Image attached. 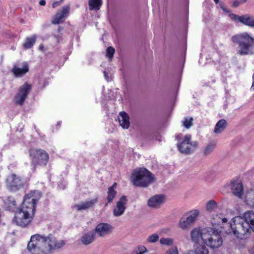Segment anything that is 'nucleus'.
<instances>
[{"label": "nucleus", "mask_w": 254, "mask_h": 254, "mask_svg": "<svg viewBox=\"0 0 254 254\" xmlns=\"http://www.w3.org/2000/svg\"><path fill=\"white\" fill-rule=\"evenodd\" d=\"M95 233L91 231L84 233L81 237V241L83 244L88 245L91 244L95 240Z\"/></svg>", "instance_id": "20"}, {"label": "nucleus", "mask_w": 254, "mask_h": 254, "mask_svg": "<svg viewBox=\"0 0 254 254\" xmlns=\"http://www.w3.org/2000/svg\"><path fill=\"white\" fill-rule=\"evenodd\" d=\"M113 227L109 224L101 223L97 225L95 232L100 237H104L111 233Z\"/></svg>", "instance_id": "13"}, {"label": "nucleus", "mask_w": 254, "mask_h": 254, "mask_svg": "<svg viewBox=\"0 0 254 254\" xmlns=\"http://www.w3.org/2000/svg\"><path fill=\"white\" fill-rule=\"evenodd\" d=\"M206 233H203V243L211 249L220 247L222 245L223 241L219 232L210 227H208Z\"/></svg>", "instance_id": "5"}, {"label": "nucleus", "mask_w": 254, "mask_h": 254, "mask_svg": "<svg viewBox=\"0 0 254 254\" xmlns=\"http://www.w3.org/2000/svg\"><path fill=\"white\" fill-rule=\"evenodd\" d=\"M229 17L233 21L241 22V20L242 17V15L239 16L237 14L232 13L229 14Z\"/></svg>", "instance_id": "38"}, {"label": "nucleus", "mask_w": 254, "mask_h": 254, "mask_svg": "<svg viewBox=\"0 0 254 254\" xmlns=\"http://www.w3.org/2000/svg\"><path fill=\"white\" fill-rule=\"evenodd\" d=\"M159 240V236L157 234H153L148 236L147 240L150 243L156 242Z\"/></svg>", "instance_id": "37"}, {"label": "nucleus", "mask_w": 254, "mask_h": 254, "mask_svg": "<svg viewBox=\"0 0 254 254\" xmlns=\"http://www.w3.org/2000/svg\"><path fill=\"white\" fill-rule=\"evenodd\" d=\"M102 3V0H89V8L90 10H98Z\"/></svg>", "instance_id": "29"}, {"label": "nucleus", "mask_w": 254, "mask_h": 254, "mask_svg": "<svg viewBox=\"0 0 254 254\" xmlns=\"http://www.w3.org/2000/svg\"><path fill=\"white\" fill-rule=\"evenodd\" d=\"M250 254H254V249H251L249 251Z\"/></svg>", "instance_id": "46"}, {"label": "nucleus", "mask_w": 254, "mask_h": 254, "mask_svg": "<svg viewBox=\"0 0 254 254\" xmlns=\"http://www.w3.org/2000/svg\"><path fill=\"white\" fill-rule=\"evenodd\" d=\"M154 176L145 168H136L131 174V182L134 186L145 188L153 180Z\"/></svg>", "instance_id": "4"}, {"label": "nucleus", "mask_w": 254, "mask_h": 254, "mask_svg": "<svg viewBox=\"0 0 254 254\" xmlns=\"http://www.w3.org/2000/svg\"><path fill=\"white\" fill-rule=\"evenodd\" d=\"M194 248V253L195 254H208L209 253L208 249L204 244L195 243Z\"/></svg>", "instance_id": "25"}, {"label": "nucleus", "mask_w": 254, "mask_h": 254, "mask_svg": "<svg viewBox=\"0 0 254 254\" xmlns=\"http://www.w3.org/2000/svg\"><path fill=\"white\" fill-rule=\"evenodd\" d=\"M191 135L190 134L186 135L182 141L177 143L178 150L184 154H190L196 148L197 143L196 142H190Z\"/></svg>", "instance_id": "9"}, {"label": "nucleus", "mask_w": 254, "mask_h": 254, "mask_svg": "<svg viewBox=\"0 0 254 254\" xmlns=\"http://www.w3.org/2000/svg\"><path fill=\"white\" fill-rule=\"evenodd\" d=\"M37 36L33 35L31 37H27L25 41L23 44V48L25 49H30L33 47L36 42Z\"/></svg>", "instance_id": "28"}, {"label": "nucleus", "mask_w": 254, "mask_h": 254, "mask_svg": "<svg viewBox=\"0 0 254 254\" xmlns=\"http://www.w3.org/2000/svg\"><path fill=\"white\" fill-rule=\"evenodd\" d=\"M31 89V85L27 83H25L22 85L13 98L14 103L16 105L22 106Z\"/></svg>", "instance_id": "10"}, {"label": "nucleus", "mask_w": 254, "mask_h": 254, "mask_svg": "<svg viewBox=\"0 0 254 254\" xmlns=\"http://www.w3.org/2000/svg\"><path fill=\"white\" fill-rule=\"evenodd\" d=\"M227 221V219L226 218L223 219V222H226Z\"/></svg>", "instance_id": "48"}, {"label": "nucleus", "mask_w": 254, "mask_h": 254, "mask_svg": "<svg viewBox=\"0 0 254 254\" xmlns=\"http://www.w3.org/2000/svg\"><path fill=\"white\" fill-rule=\"evenodd\" d=\"M6 185L11 191H15L23 187V182L20 177L12 174L7 177Z\"/></svg>", "instance_id": "11"}, {"label": "nucleus", "mask_w": 254, "mask_h": 254, "mask_svg": "<svg viewBox=\"0 0 254 254\" xmlns=\"http://www.w3.org/2000/svg\"><path fill=\"white\" fill-rule=\"evenodd\" d=\"M192 118L186 117L183 121V126L187 128H190L192 125Z\"/></svg>", "instance_id": "32"}, {"label": "nucleus", "mask_w": 254, "mask_h": 254, "mask_svg": "<svg viewBox=\"0 0 254 254\" xmlns=\"http://www.w3.org/2000/svg\"><path fill=\"white\" fill-rule=\"evenodd\" d=\"M31 158L32 164L35 167L39 165L46 166L49 161V154L42 149L32 148L29 151Z\"/></svg>", "instance_id": "7"}, {"label": "nucleus", "mask_w": 254, "mask_h": 254, "mask_svg": "<svg viewBox=\"0 0 254 254\" xmlns=\"http://www.w3.org/2000/svg\"><path fill=\"white\" fill-rule=\"evenodd\" d=\"M115 52V49L112 47H109L106 50V56L111 60L113 57L114 54Z\"/></svg>", "instance_id": "36"}, {"label": "nucleus", "mask_w": 254, "mask_h": 254, "mask_svg": "<svg viewBox=\"0 0 254 254\" xmlns=\"http://www.w3.org/2000/svg\"><path fill=\"white\" fill-rule=\"evenodd\" d=\"M41 196L42 193L38 190L31 191L26 194L21 207L15 212L12 218L13 223L22 228L28 226L33 219L36 204Z\"/></svg>", "instance_id": "1"}, {"label": "nucleus", "mask_w": 254, "mask_h": 254, "mask_svg": "<svg viewBox=\"0 0 254 254\" xmlns=\"http://www.w3.org/2000/svg\"><path fill=\"white\" fill-rule=\"evenodd\" d=\"M187 220V219L185 216L180 219L179 225L182 229H185L190 225V223Z\"/></svg>", "instance_id": "34"}, {"label": "nucleus", "mask_w": 254, "mask_h": 254, "mask_svg": "<svg viewBox=\"0 0 254 254\" xmlns=\"http://www.w3.org/2000/svg\"><path fill=\"white\" fill-rule=\"evenodd\" d=\"M39 4L41 5H45L46 4V1L45 0H41L39 1Z\"/></svg>", "instance_id": "44"}, {"label": "nucleus", "mask_w": 254, "mask_h": 254, "mask_svg": "<svg viewBox=\"0 0 254 254\" xmlns=\"http://www.w3.org/2000/svg\"><path fill=\"white\" fill-rule=\"evenodd\" d=\"M61 122H58L57 123V125H58V126H60V125H61Z\"/></svg>", "instance_id": "51"}, {"label": "nucleus", "mask_w": 254, "mask_h": 254, "mask_svg": "<svg viewBox=\"0 0 254 254\" xmlns=\"http://www.w3.org/2000/svg\"><path fill=\"white\" fill-rule=\"evenodd\" d=\"M242 2V3H244L246 2L248 0H240Z\"/></svg>", "instance_id": "49"}, {"label": "nucleus", "mask_w": 254, "mask_h": 254, "mask_svg": "<svg viewBox=\"0 0 254 254\" xmlns=\"http://www.w3.org/2000/svg\"><path fill=\"white\" fill-rule=\"evenodd\" d=\"M214 2L216 3H218L219 2V0H214Z\"/></svg>", "instance_id": "50"}, {"label": "nucleus", "mask_w": 254, "mask_h": 254, "mask_svg": "<svg viewBox=\"0 0 254 254\" xmlns=\"http://www.w3.org/2000/svg\"><path fill=\"white\" fill-rule=\"evenodd\" d=\"M165 254H179L178 249L176 247H173L167 251Z\"/></svg>", "instance_id": "39"}, {"label": "nucleus", "mask_w": 254, "mask_h": 254, "mask_svg": "<svg viewBox=\"0 0 254 254\" xmlns=\"http://www.w3.org/2000/svg\"><path fill=\"white\" fill-rule=\"evenodd\" d=\"M69 9L70 7L68 5L63 7L62 9L56 14L54 19L52 21V23L54 24H59L63 22L68 15Z\"/></svg>", "instance_id": "15"}, {"label": "nucleus", "mask_w": 254, "mask_h": 254, "mask_svg": "<svg viewBox=\"0 0 254 254\" xmlns=\"http://www.w3.org/2000/svg\"><path fill=\"white\" fill-rule=\"evenodd\" d=\"M103 73H104V76L105 77V78L108 81H109L110 80H109V76H108V72L104 70V72H103Z\"/></svg>", "instance_id": "43"}, {"label": "nucleus", "mask_w": 254, "mask_h": 254, "mask_svg": "<svg viewBox=\"0 0 254 254\" xmlns=\"http://www.w3.org/2000/svg\"><path fill=\"white\" fill-rule=\"evenodd\" d=\"M215 147V144L213 143H209L206 147L204 153L205 155H207L210 154L214 149Z\"/></svg>", "instance_id": "35"}, {"label": "nucleus", "mask_w": 254, "mask_h": 254, "mask_svg": "<svg viewBox=\"0 0 254 254\" xmlns=\"http://www.w3.org/2000/svg\"><path fill=\"white\" fill-rule=\"evenodd\" d=\"M164 201V197L163 195H155L148 199L147 203L150 207H157L162 204Z\"/></svg>", "instance_id": "17"}, {"label": "nucleus", "mask_w": 254, "mask_h": 254, "mask_svg": "<svg viewBox=\"0 0 254 254\" xmlns=\"http://www.w3.org/2000/svg\"><path fill=\"white\" fill-rule=\"evenodd\" d=\"M160 243L163 245L171 246L173 245L174 240L170 238H162L160 240Z\"/></svg>", "instance_id": "30"}, {"label": "nucleus", "mask_w": 254, "mask_h": 254, "mask_svg": "<svg viewBox=\"0 0 254 254\" xmlns=\"http://www.w3.org/2000/svg\"><path fill=\"white\" fill-rule=\"evenodd\" d=\"M29 71L28 64L25 63L23 64L22 67L20 68L16 66H14L11 69V71L15 77H20L24 75Z\"/></svg>", "instance_id": "18"}, {"label": "nucleus", "mask_w": 254, "mask_h": 254, "mask_svg": "<svg viewBox=\"0 0 254 254\" xmlns=\"http://www.w3.org/2000/svg\"><path fill=\"white\" fill-rule=\"evenodd\" d=\"M217 203L214 200L208 201L206 204V209L209 211H211L214 208H216Z\"/></svg>", "instance_id": "33"}, {"label": "nucleus", "mask_w": 254, "mask_h": 254, "mask_svg": "<svg viewBox=\"0 0 254 254\" xmlns=\"http://www.w3.org/2000/svg\"><path fill=\"white\" fill-rule=\"evenodd\" d=\"M61 1H56V2H54L53 3V8H56L58 6H59L61 5Z\"/></svg>", "instance_id": "42"}, {"label": "nucleus", "mask_w": 254, "mask_h": 254, "mask_svg": "<svg viewBox=\"0 0 254 254\" xmlns=\"http://www.w3.org/2000/svg\"><path fill=\"white\" fill-rule=\"evenodd\" d=\"M241 3H242V2L241 0H235L232 4V6L233 7H237Z\"/></svg>", "instance_id": "41"}, {"label": "nucleus", "mask_w": 254, "mask_h": 254, "mask_svg": "<svg viewBox=\"0 0 254 254\" xmlns=\"http://www.w3.org/2000/svg\"><path fill=\"white\" fill-rule=\"evenodd\" d=\"M227 122L224 119L220 120L216 124L214 132L216 133H220L222 132L227 126Z\"/></svg>", "instance_id": "24"}, {"label": "nucleus", "mask_w": 254, "mask_h": 254, "mask_svg": "<svg viewBox=\"0 0 254 254\" xmlns=\"http://www.w3.org/2000/svg\"><path fill=\"white\" fill-rule=\"evenodd\" d=\"M43 243V235L38 234L32 235L28 243L27 249L31 254H46Z\"/></svg>", "instance_id": "6"}, {"label": "nucleus", "mask_w": 254, "mask_h": 254, "mask_svg": "<svg viewBox=\"0 0 254 254\" xmlns=\"http://www.w3.org/2000/svg\"><path fill=\"white\" fill-rule=\"evenodd\" d=\"M117 187V183H114L112 186L108 188L107 191V202L106 203L105 205L107 206L108 203H110L113 202L114 199L116 197L117 192L116 190V189Z\"/></svg>", "instance_id": "22"}, {"label": "nucleus", "mask_w": 254, "mask_h": 254, "mask_svg": "<svg viewBox=\"0 0 254 254\" xmlns=\"http://www.w3.org/2000/svg\"><path fill=\"white\" fill-rule=\"evenodd\" d=\"M184 254H192V253L190 251H188L184 253Z\"/></svg>", "instance_id": "47"}, {"label": "nucleus", "mask_w": 254, "mask_h": 254, "mask_svg": "<svg viewBox=\"0 0 254 254\" xmlns=\"http://www.w3.org/2000/svg\"><path fill=\"white\" fill-rule=\"evenodd\" d=\"M220 6L221 7V8L224 11V12H226L227 13H228L229 12V10L226 8V6L224 4L222 3H221L220 4Z\"/></svg>", "instance_id": "40"}, {"label": "nucleus", "mask_w": 254, "mask_h": 254, "mask_svg": "<svg viewBox=\"0 0 254 254\" xmlns=\"http://www.w3.org/2000/svg\"><path fill=\"white\" fill-rule=\"evenodd\" d=\"M43 241L45 246L46 254L52 253L56 250L60 249L65 245L64 240H57L52 234L47 236L43 235Z\"/></svg>", "instance_id": "8"}, {"label": "nucleus", "mask_w": 254, "mask_h": 254, "mask_svg": "<svg viewBox=\"0 0 254 254\" xmlns=\"http://www.w3.org/2000/svg\"><path fill=\"white\" fill-rule=\"evenodd\" d=\"M147 250L144 246H138L133 252L132 254H144Z\"/></svg>", "instance_id": "31"}, {"label": "nucleus", "mask_w": 254, "mask_h": 254, "mask_svg": "<svg viewBox=\"0 0 254 254\" xmlns=\"http://www.w3.org/2000/svg\"><path fill=\"white\" fill-rule=\"evenodd\" d=\"M241 23L245 25L254 28V16L248 14L242 15Z\"/></svg>", "instance_id": "23"}, {"label": "nucleus", "mask_w": 254, "mask_h": 254, "mask_svg": "<svg viewBox=\"0 0 254 254\" xmlns=\"http://www.w3.org/2000/svg\"><path fill=\"white\" fill-rule=\"evenodd\" d=\"M208 232L207 228H205L200 230L199 228H195L191 231V238L192 241L195 243H198V242L200 239L203 241V235L204 232L205 233Z\"/></svg>", "instance_id": "16"}, {"label": "nucleus", "mask_w": 254, "mask_h": 254, "mask_svg": "<svg viewBox=\"0 0 254 254\" xmlns=\"http://www.w3.org/2000/svg\"><path fill=\"white\" fill-rule=\"evenodd\" d=\"M4 202L6 206V208L9 210H13L17 205L15 199L11 196H8Z\"/></svg>", "instance_id": "27"}, {"label": "nucleus", "mask_w": 254, "mask_h": 254, "mask_svg": "<svg viewBox=\"0 0 254 254\" xmlns=\"http://www.w3.org/2000/svg\"><path fill=\"white\" fill-rule=\"evenodd\" d=\"M63 0H60V1H61V2H62Z\"/></svg>", "instance_id": "52"}, {"label": "nucleus", "mask_w": 254, "mask_h": 254, "mask_svg": "<svg viewBox=\"0 0 254 254\" xmlns=\"http://www.w3.org/2000/svg\"><path fill=\"white\" fill-rule=\"evenodd\" d=\"M97 201V199L95 198L85 202H81L78 204H75L74 205V207L77 211L85 210L92 207Z\"/></svg>", "instance_id": "19"}, {"label": "nucleus", "mask_w": 254, "mask_h": 254, "mask_svg": "<svg viewBox=\"0 0 254 254\" xmlns=\"http://www.w3.org/2000/svg\"><path fill=\"white\" fill-rule=\"evenodd\" d=\"M230 188L235 195L239 198L242 197L243 194V186L240 180L232 181L230 184Z\"/></svg>", "instance_id": "14"}, {"label": "nucleus", "mask_w": 254, "mask_h": 254, "mask_svg": "<svg viewBox=\"0 0 254 254\" xmlns=\"http://www.w3.org/2000/svg\"><path fill=\"white\" fill-rule=\"evenodd\" d=\"M118 121L120 125L124 128H128L129 126V117L125 112H120L118 117Z\"/></svg>", "instance_id": "21"}, {"label": "nucleus", "mask_w": 254, "mask_h": 254, "mask_svg": "<svg viewBox=\"0 0 254 254\" xmlns=\"http://www.w3.org/2000/svg\"><path fill=\"white\" fill-rule=\"evenodd\" d=\"M231 40L238 45L237 54L240 56L254 55V38L247 32L236 34L231 37Z\"/></svg>", "instance_id": "3"}, {"label": "nucleus", "mask_w": 254, "mask_h": 254, "mask_svg": "<svg viewBox=\"0 0 254 254\" xmlns=\"http://www.w3.org/2000/svg\"><path fill=\"white\" fill-rule=\"evenodd\" d=\"M230 226L234 234L238 238H241V235L246 234L250 228L254 232V213L248 211L244 214L243 217H234Z\"/></svg>", "instance_id": "2"}, {"label": "nucleus", "mask_w": 254, "mask_h": 254, "mask_svg": "<svg viewBox=\"0 0 254 254\" xmlns=\"http://www.w3.org/2000/svg\"><path fill=\"white\" fill-rule=\"evenodd\" d=\"M199 214V211L198 210L194 209L189 212L184 216L186 217L188 221L190 224L195 222Z\"/></svg>", "instance_id": "26"}, {"label": "nucleus", "mask_w": 254, "mask_h": 254, "mask_svg": "<svg viewBox=\"0 0 254 254\" xmlns=\"http://www.w3.org/2000/svg\"><path fill=\"white\" fill-rule=\"evenodd\" d=\"M44 49V46L43 44H40L39 46V49L41 51H43Z\"/></svg>", "instance_id": "45"}, {"label": "nucleus", "mask_w": 254, "mask_h": 254, "mask_svg": "<svg viewBox=\"0 0 254 254\" xmlns=\"http://www.w3.org/2000/svg\"><path fill=\"white\" fill-rule=\"evenodd\" d=\"M127 199L125 195L122 196L119 200L117 202L116 205L115 206L113 212V214L116 217H119L122 215L127 208Z\"/></svg>", "instance_id": "12"}]
</instances>
